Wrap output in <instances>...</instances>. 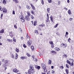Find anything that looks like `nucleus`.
I'll return each instance as SVG.
<instances>
[{
	"label": "nucleus",
	"instance_id": "nucleus-1",
	"mask_svg": "<svg viewBox=\"0 0 74 74\" xmlns=\"http://www.w3.org/2000/svg\"><path fill=\"white\" fill-rule=\"evenodd\" d=\"M20 19H21V21L22 22H24V17H23V16L20 15L19 16Z\"/></svg>",
	"mask_w": 74,
	"mask_h": 74
},
{
	"label": "nucleus",
	"instance_id": "nucleus-2",
	"mask_svg": "<svg viewBox=\"0 0 74 74\" xmlns=\"http://www.w3.org/2000/svg\"><path fill=\"white\" fill-rule=\"evenodd\" d=\"M4 63L6 65V66H8L9 65V61L8 60H5Z\"/></svg>",
	"mask_w": 74,
	"mask_h": 74
},
{
	"label": "nucleus",
	"instance_id": "nucleus-3",
	"mask_svg": "<svg viewBox=\"0 0 74 74\" xmlns=\"http://www.w3.org/2000/svg\"><path fill=\"white\" fill-rule=\"evenodd\" d=\"M24 22H25V19L27 21H29L30 19V18H29V17L28 16H25V18H24Z\"/></svg>",
	"mask_w": 74,
	"mask_h": 74
},
{
	"label": "nucleus",
	"instance_id": "nucleus-4",
	"mask_svg": "<svg viewBox=\"0 0 74 74\" xmlns=\"http://www.w3.org/2000/svg\"><path fill=\"white\" fill-rule=\"evenodd\" d=\"M49 44H50L51 45V48H53L54 46L53 45V42L52 41H50L49 42Z\"/></svg>",
	"mask_w": 74,
	"mask_h": 74
},
{
	"label": "nucleus",
	"instance_id": "nucleus-5",
	"mask_svg": "<svg viewBox=\"0 0 74 74\" xmlns=\"http://www.w3.org/2000/svg\"><path fill=\"white\" fill-rule=\"evenodd\" d=\"M61 47H63L64 48H65V47H66L67 44H66L62 43L61 45Z\"/></svg>",
	"mask_w": 74,
	"mask_h": 74
},
{
	"label": "nucleus",
	"instance_id": "nucleus-6",
	"mask_svg": "<svg viewBox=\"0 0 74 74\" xmlns=\"http://www.w3.org/2000/svg\"><path fill=\"white\" fill-rule=\"evenodd\" d=\"M32 44V42L31 41H29L27 42V44L28 46H31Z\"/></svg>",
	"mask_w": 74,
	"mask_h": 74
},
{
	"label": "nucleus",
	"instance_id": "nucleus-7",
	"mask_svg": "<svg viewBox=\"0 0 74 74\" xmlns=\"http://www.w3.org/2000/svg\"><path fill=\"white\" fill-rule=\"evenodd\" d=\"M13 71L14 73H16L18 72L19 71L18 69H15L13 70Z\"/></svg>",
	"mask_w": 74,
	"mask_h": 74
},
{
	"label": "nucleus",
	"instance_id": "nucleus-8",
	"mask_svg": "<svg viewBox=\"0 0 74 74\" xmlns=\"http://www.w3.org/2000/svg\"><path fill=\"white\" fill-rule=\"evenodd\" d=\"M27 57H25L24 56H23L20 58L22 60H24V59H27Z\"/></svg>",
	"mask_w": 74,
	"mask_h": 74
},
{
	"label": "nucleus",
	"instance_id": "nucleus-9",
	"mask_svg": "<svg viewBox=\"0 0 74 74\" xmlns=\"http://www.w3.org/2000/svg\"><path fill=\"white\" fill-rule=\"evenodd\" d=\"M42 69H45V68H46V65H45L43 63L42 64Z\"/></svg>",
	"mask_w": 74,
	"mask_h": 74
},
{
	"label": "nucleus",
	"instance_id": "nucleus-10",
	"mask_svg": "<svg viewBox=\"0 0 74 74\" xmlns=\"http://www.w3.org/2000/svg\"><path fill=\"white\" fill-rule=\"evenodd\" d=\"M3 12H7V9H5V8H3Z\"/></svg>",
	"mask_w": 74,
	"mask_h": 74
},
{
	"label": "nucleus",
	"instance_id": "nucleus-11",
	"mask_svg": "<svg viewBox=\"0 0 74 74\" xmlns=\"http://www.w3.org/2000/svg\"><path fill=\"white\" fill-rule=\"evenodd\" d=\"M30 5H31L33 10H36V8H35V7L34 6H33V4L30 3Z\"/></svg>",
	"mask_w": 74,
	"mask_h": 74
},
{
	"label": "nucleus",
	"instance_id": "nucleus-12",
	"mask_svg": "<svg viewBox=\"0 0 74 74\" xmlns=\"http://www.w3.org/2000/svg\"><path fill=\"white\" fill-rule=\"evenodd\" d=\"M44 26H45V25L43 24H42L41 25H39V27H44Z\"/></svg>",
	"mask_w": 74,
	"mask_h": 74
},
{
	"label": "nucleus",
	"instance_id": "nucleus-13",
	"mask_svg": "<svg viewBox=\"0 0 74 74\" xmlns=\"http://www.w3.org/2000/svg\"><path fill=\"white\" fill-rule=\"evenodd\" d=\"M51 53H55V54H56V52L55 51H51Z\"/></svg>",
	"mask_w": 74,
	"mask_h": 74
},
{
	"label": "nucleus",
	"instance_id": "nucleus-14",
	"mask_svg": "<svg viewBox=\"0 0 74 74\" xmlns=\"http://www.w3.org/2000/svg\"><path fill=\"white\" fill-rule=\"evenodd\" d=\"M7 40L8 42H12V39H7Z\"/></svg>",
	"mask_w": 74,
	"mask_h": 74
},
{
	"label": "nucleus",
	"instance_id": "nucleus-15",
	"mask_svg": "<svg viewBox=\"0 0 74 74\" xmlns=\"http://www.w3.org/2000/svg\"><path fill=\"white\" fill-rule=\"evenodd\" d=\"M13 1L15 2V3H18L19 1L18 0H13Z\"/></svg>",
	"mask_w": 74,
	"mask_h": 74
},
{
	"label": "nucleus",
	"instance_id": "nucleus-16",
	"mask_svg": "<svg viewBox=\"0 0 74 74\" xmlns=\"http://www.w3.org/2000/svg\"><path fill=\"white\" fill-rule=\"evenodd\" d=\"M31 71V73H32V74H33L34 73V69H32L31 70H30Z\"/></svg>",
	"mask_w": 74,
	"mask_h": 74
},
{
	"label": "nucleus",
	"instance_id": "nucleus-17",
	"mask_svg": "<svg viewBox=\"0 0 74 74\" xmlns=\"http://www.w3.org/2000/svg\"><path fill=\"white\" fill-rule=\"evenodd\" d=\"M63 58H67V55L66 54H64L63 56Z\"/></svg>",
	"mask_w": 74,
	"mask_h": 74
},
{
	"label": "nucleus",
	"instance_id": "nucleus-18",
	"mask_svg": "<svg viewBox=\"0 0 74 74\" xmlns=\"http://www.w3.org/2000/svg\"><path fill=\"white\" fill-rule=\"evenodd\" d=\"M11 58H13V59L15 58V56L14 55V54H12L11 56Z\"/></svg>",
	"mask_w": 74,
	"mask_h": 74
},
{
	"label": "nucleus",
	"instance_id": "nucleus-19",
	"mask_svg": "<svg viewBox=\"0 0 74 74\" xmlns=\"http://www.w3.org/2000/svg\"><path fill=\"white\" fill-rule=\"evenodd\" d=\"M3 66L4 67H5V70H6V69H7V67H5V66H7V65H6V64H4Z\"/></svg>",
	"mask_w": 74,
	"mask_h": 74
},
{
	"label": "nucleus",
	"instance_id": "nucleus-20",
	"mask_svg": "<svg viewBox=\"0 0 74 74\" xmlns=\"http://www.w3.org/2000/svg\"><path fill=\"white\" fill-rule=\"evenodd\" d=\"M55 49L56 51H60V49L58 47H56Z\"/></svg>",
	"mask_w": 74,
	"mask_h": 74
},
{
	"label": "nucleus",
	"instance_id": "nucleus-21",
	"mask_svg": "<svg viewBox=\"0 0 74 74\" xmlns=\"http://www.w3.org/2000/svg\"><path fill=\"white\" fill-rule=\"evenodd\" d=\"M4 30L2 29L1 31H0V33H4Z\"/></svg>",
	"mask_w": 74,
	"mask_h": 74
},
{
	"label": "nucleus",
	"instance_id": "nucleus-22",
	"mask_svg": "<svg viewBox=\"0 0 74 74\" xmlns=\"http://www.w3.org/2000/svg\"><path fill=\"white\" fill-rule=\"evenodd\" d=\"M46 19H47L46 20V22H50V20H49V18H46Z\"/></svg>",
	"mask_w": 74,
	"mask_h": 74
},
{
	"label": "nucleus",
	"instance_id": "nucleus-23",
	"mask_svg": "<svg viewBox=\"0 0 74 74\" xmlns=\"http://www.w3.org/2000/svg\"><path fill=\"white\" fill-rule=\"evenodd\" d=\"M7 2H6V0H3V4H6V3Z\"/></svg>",
	"mask_w": 74,
	"mask_h": 74
},
{
	"label": "nucleus",
	"instance_id": "nucleus-24",
	"mask_svg": "<svg viewBox=\"0 0 74 74\" xmlns=\"http://www.w3.org/2000/svg\"><path fill=\"white\" fill-rule=\"evenodd\" d=\"M44 69V71L45 72V73H46V72H47V71L48 70L46 69V68H45V69Z\"/></svg>",
	"mask_w": 74,
	"mask_h": 74
},
{
	"label": "nucleus",
	"instance_id": "nucleus-25",
	"mask_svg": "<svg viewBox=\"0 0 74 74\" xmlns=\"http://www.w3.org/2000/svg\"><path fill=\"white\" fill-rule=\"evenodd\" d=\"M16 56L15 57V59H17V58H18V54H17V53H16Z\"/></svg>",
	"mask_w": 74,
	"mask_h": 74
},
{
	"label": "nucleus",
	"instance_id": "nucleus-26",
	"mask_svg": "<svg viewBox=\"0 0 74 74\" xmlns=\"http://www.w3.org/2000/svg\"><path fill=\"white\" fill-rule=\"evenodd\" d=\"M35 33L36 34H38V30H36L35 31Z\"/></svg>",
	"mask_w": 74,
	"mask_h": 74
},
{
	"label": "nucleus",
	"instance_id": "nucleus-27",
	"mask_svg": "<svg viewBox=\"0 0 74 74\" xmlns=\"http://www.w3.org/2000/svg\"><path fill=\"white\" fill-rule=\"evenodd\" d=\"M66 62L67 63L69 64H71V63H70V62L69 60H67Z\"/></svg>",
	"mask_w": 74,
	"mask_h": 74
},
{
	"label": "nucleus",
	"instance_id": "nucleus-28",
	"mask_svg": "<svg viewBox=\"0 0 74 74\" xmlns=\"http://www.w3.org/2000/svg\"><path fill=\"white\" fill-rule=\"evenodd\" d=\"M47 11L48 13H49V11H50V9L49 8H48L47 9Z\"/></svg>",
	"mask_w": 74,
	"mask_h": 74
},
{
	"label": "nucleus",
	"instance_id": "nucleus-29",
	"mask_svg": "<svg viewBox=\"0 0 74 74\" xmlns=\"http://www.w3.org/2000/svg\"><path fill=\"white\" fill-rule=\"evenodd\" d=\"M27 14H28L27 16H30V13H29V12H27Z\"/></svg>",
	"mask_w": 74,
	"mask_h": 74
},
{
	"label": "nucleus",
	"instance_id": "nucleus-30",
	"mask_svg": "<svg viewBox=\"0 0 74 74\" xmlns=\"http://www.w3.org/2000/svg\"><path fill=\"white\" fill-rule=\"evenodd\" d=\"M27 9H28V10H30V7H29V6L27 5Z\"/></svg>",
	"mask_w": 74,
	"mask_h": 74
},
{
	"label": "nucleus",
	"instance_id": "nucleus-31",
	"mask_svg": "<svg viewBox=\"0 0 74 74\" xmlns=\"http://www.w3.org/2000/svg\"><path fill=\"white\" fill-rule=\"evenodd\" d=\"M66 72V74H68L69 73V70L67 69H66L65 70Z\"/></svg>",
	"mask_w": 74,
	"mask_h": 74
},
{
	"label": "nucleus",
	"instance_id": "nucleus-32",
	"mask_svg": "<svg viewBox=\"0 0 74 74\" xmlns=\"http://www.w3.org/2000/svg\"><path fill=\"white\" fill-rule=\"evenodd\" d=\"M52 63L51 60H49V61L48 63L49 64H51Z\"/></svg>",
	"mask_w": 74,
	"mask_h": 74
},
{
	"label": "nucleus",
	"instance_id": "nucleus-33",
	"mask_svg": "<svg viewBox=\"0 0 74 74\" xmlns=\"http://www.w3.org/2000/svg\"><path fill=\"white\" fill-rule=\"evenodd\" d=\"M31 13L33 15H35V13H34V11L33 10L32 11Z\"/></svg>",
	"mask_w": 74,
	"mask_h": 74
},
{
	"label": "nucleus",
	"instance_id": "nucleus-34",
	"mask_svg": "<svg viewBox=\"0 0 74 74\" xmlns=\"http://www.w3.org/2000/svg\"><path fill=\"white\" fill-rule=\"evenodd\" d=\"M28 74H30L31 73V71H30V70L29 69L28 71Z\"/></svg>",
	"mask_w": 74,
	"mask_h": 74
},
{
	"label": "nucleus",
	"instance_id": "nucleus-35",
	"mask_svg": "<svg viewBox=\"0 0 74 74\" xmlns=\"http://www.w3.org/2000/svg\"><path fill=\"white\" fill-rule=\"evenodd\" d=\"M66 66L67 69H69V65H68V64H66Z\"/></svg>",
	"mask_w": 74,
	"mask_h": 74
},
{
	"label": "nucleus",
	"instance_id": "nucleus-36",
	"mask_svg": "<svg viewBox=\"0 0 74 74\" xmlns=\"http://www.w3.org/2000/svg\"><path fill=\"white\" fill-rule=\"evenodd\" d=\"M12 32L11 31V32H9V36L11 35H12L13 34V33H12Z\"/></svg>",
	"mask_w": 74,
	"mask_h": 74
},
{
	"label": "nucleus",
	"instance_id": "nucleus-37",
	"mask_svg": "<svg viewBox=\"0 0 74 74\" xmlns=\"http://www.w3.org/2000/svg\"><path fill=\"white\" fill-rule=\"evenodd\" d=\"M16 52H19V49H18L16 48Z\"/></svg>",
	"mask_w": 74,
	"mask_h": 74
},
{
	"label": "nucleus",
	"instance_id": "nucleus-38",
	"mask_svg": "<svg viewBox=\"0 0 74 74\" xmlns=\"http://www.w3.org/2000/svg\"><path fill=\"white\" fill-rule=\"evenodd\" d=\"M30 68H34V66L33 65H31L30 66Z\"/></svg>",
	"mask_w": 74,
	"mask_h": 74
},
{
	"label": "nucleus",
	"instance_id": "nucleus-39",
	"mask_svg": "<svg viewBox=\"0 0 74 74\" xmlns=\"http://www.w3.org/2000/svg\"><path fill=\"white\" fill-rule=\"evenodd\" d=\"M58 25L59 24L57 23L56 24V25L54 26V27H55V28H56V27H58Z\"/></svg>",
	"mask_w": 74,
	"mask_h": 74
},
{
	"label": "nucleus",
	"instance_id": "nucleus-40",
	"mask_svg": "<svg viewBox=\"0 0 74 74\" xmlns=\"http://www.w3.org/2000/svg\"><path fill=\"white\" fill-rule=\"evenodd\" d=\"M27 56L28 57H30V56H31L30 54L29 53H27Z\"/></svg>",
	"mask_w": 74,
	"mask_h": 74
},
{
	"label": "nucleus",
	"instance_id": "nucleus-41",
	"mask_svg": "<svg viewBox=\"0 0 74 74\" xmlns=\"http://www.w3.org/2000/svg\"><path fill=\"white\" fill-rule=\"evenodd\" d=\"M30 17H31V18L32 19H33L34 18V16H33L32 15Z\"/></svg>",
	"mask_w": 74,
	"mask_h": 74
},
{
	"label": "nucleus",
	"instance_id": "nucleus-42",
	"mask_svg": "<svg viewBox=\"0 0 74 74\" xmlns=\"http://www.w3.org/2000/svg\"><path fill=\"white\" fill-rule=\"evenodd\" d=\"M36 25H37V21H35L34 22V26H36Z\"/></svg>",
	"mask_w": 74,
	"mask_h": 74
},
{
	"label": "nucleus",
	"instance_id": "nucleus-43",
	"mask_svg": "<svg viewBox=\"0 0 74 74\" xmlns=\"http://www.w3.org/2000/svg\"><path fill=\"white\" fill-rule=\"evenodd\" d=\"M68 14H71V11H70V10H69L68 11Z\"/></svg>",
	"mask_w": 74,
	"mask_h": 74
},
{
	"label": "nucleus",
	"instance_id": "nucleus-44",
	"mask_svg": "<svg viewBox=\"0 0 74 74\" xmlns=\"http://www.w3.org/2000/svg\"><path fill=\"white\" fill-rule=\"evenodd\" d=\"M31 48L32 50H33V49H34V47H33V45L31 46Z\"/></svg>",
	"mask_w": 74,
	"mask_h": 74
},
{
	"label": "nucleus",
	"instance_id": "nucleus-45",
	"mask_svg": "<svg viewBox=\"0 0 74 74\" xmlns=\"http://www.w3.org/2000/svg\"><path fill=\"white\" fill-rule=\"evenodd\" d=\"M48 1L49 3H52V0H48Z\"/></svg>",
	"mask_w": 74,
	"mask_h": 74
},
{
	"label": "nucleus",
	"instance_id": "nucleus-46",
	"mask_svg": "<svg viewBox=\"0 0 74 74\" xmlns=\"http://www.w3.org/2000/svg\"><path fill=\"white\" fill-rule=\"evenodd\" d=\"M13 41L14 42H16V39H15L14 37Z\"/></svg>",
	"mask_w": 74,
	"mask_h": 74
},
{
	"label": "nucleus",
	"instance_id": "nucleus-47",
	"mask_svg": "<svg viewBox=\"0 0 74 74\" xmlns=\"http://www.w3.org/2000/svg\"><path fill=\"white\" fill-rule=\"evenodd\" d=\"M12 14L13 15H15V11L14 10H13L12 11Z\"/></svg>",
	"mask_w": 74,
	"mask_h": 74
},
{
	"label": "nucleus",
	"instance_id": "nucleus-48",
	"mask_svg": "<svg viewBox=\"0 0 74 74\" xmlns=\"http://www.w3.org/2000/svg\"><path fill=\"white\" fill-rule=\"evenodd\" d=\"M64 68V67H63V66H61L60 67V69H63Z\"/></svg>",
	"mask_w": 74,
	"mask_h": 74
},
{
	"label": "nucleus",
	"instance_id": "nucleus-49",
	"mask_svg": "<svg viewBox=\"0 0 74 74\" xmlns=\"http://www.w3.org/2000/svg\"><path fill=\"white\" fill-rule=\"evenodd\" d=\"M71 65V66H74V63H73V62H72L71 63V64H70Z\"/></svg>",
	"mask_w": 74,
	"mask_h": 74
},
{
	"label": "nucleus",
	"instance_id": "nucleus-50",
	"mask_svg": "<svg viewBox=\"0 0 74 74\" xmlns=\"http://www.w3.org/2000/svg\"><path fill=\"white\" fill-rule=\"evenodd\" d=\"M41 3L43 5L44 4V1L43 0H42V1H41Z\"/></svg>",
	"mask_w": 74,
	"mask_h": 74
},
{
	"label": "nucleus",
	"instance_id": "nucleus-51",
	"mask_svg": "<svg viewBox=\"0 0 74 74\" xmlns=\"http://www.w3.org/2000/svg\"><path fill=\"white\" fill-rule=\"evenodd\" d=\"M23 47H24V48H26V45H25V44H23Z\"/></svg>",
	"mask_w": 74,
	"mask_h": 74
},
{
	"label": "nucleus",
	"instance_id": "nucleus-52",
	"mask_svg": "<svg viewBox=\"0 0 74 74\" xmlns=\"http://www.w3.org/2000/svg\"><path fill=\"white\" fill-rule=\"evenodd\" d=\"M14 27L15 28H16V29H17V27L16 25H14Z\"/></svg>",
	"mask_w": 74,
	"mask_h": 74
},
{
	"label": "nucleus",
	"instance_id": "nucleus-53",
	"mask_svg": "<svg viewBox=\"0 0 74 74\" xmlns=\"http://www.w3.org/2000/svg\"><path fill=\"white\" fill-rule=\"evenodd\" d=\"M0 10L1 11H3V8H1V7L0 6Z\"/></svg>",
	"mask_w": 74,
	"mask_h": 74
},
{
	"label": "nucleus",
	"instance_id": "nucleus-54",
	"mask_svg": "<svg viewBox=\"0 0 74 74\" xmlns=\"http://www.w3.org/2000/svg\"><path fill=\"white\" fill-rule=\"evenodd\" d=\"M8 3H9L10 1V0H5Z\"/></svg>",
	"mask_w": 74,
	"mask_h": 74
},
{
	"label": "nucleus",
	"instance_id": "nucleus-55",
	"mask_svg": "<svg viewBox=\"0 0 74 74\" xmlns=\"http://www.w3.org/2000/svg\"><path fill=\"white\" fill-rule=\"evenodd\" d=\"M10 37L12 38V37H14V35H10Z\"/></svg>",
	"mask_w": 74,
	"mask_h": 74
},
{
	"label": "nucleus",
	"instance_id": "nucleus-56",
	"mask_svg": "<svg viewBox=\"0 0 74 74\" xmlns=\"http://www.w3.org/2000/svg\"><path fill=\"white\" fill-rule=\"evenodd\" d=\"M29 69L30 70H34V68H30Z\"/></svg>",
	"mask_w": 74,
	"mask_h": 74
},
{
	"label": "nucleus",
	"instance_id": "nucleus-57",
	"mask_svg": "<svg viewBox=\"0 0 74 74\" xmlns=\"http://www.w3.org/2000/svg\"><path fill=\"white\" fill-rule=\"evenodd\" d=\"M70 40H71V39L69 38L68 40V41H69V42H70Z\"/></svg>",
	"mask_w": 74,
	"mask_h": 74
},
{
	"label": "nucleus",
	"instance_id": "nucleus-58",
	"mask_svg": "<svg viewBox=\"0 0 74 74\" xmlns=\"http://www.w3.org/2000/svg\"><path fill=\"white\" fill-rule=\"evenodd\" d=\"M47 18H49V16L48 15V13L47 14Z\"/></svg>",
	"mask_w": 74,
	"mask_h": 74
},
{
	"label": "nucleus",
	"instance_id": "nucleus-59",
	"mask_svg": "<svg viewBox=\"0 0 74 74\" xmlns=\"http://www.w3.org/2000/svg\"><path fill=\"white\" fill-rule=\"evenodd\" d=\"M50 71H48L47 72V74H50Z\"/></svg>",
	"mask_w": 74,
	"mask_h": 74
},
{
	"label": "nucleus",
	"instance_id": "nucleus-60",
	"mask_svg": "<svg viewBox=\"0 0 74 74\" xmlns=\"http://www.w3.org/2000/svg\"><path fill=\"white\" fill-rule=\"evenodd\" d=\"M56 34H57V35H58V36H60V34H59V33H56Z\"/></svg>",
	"mask_w": 74,
	"mask_h": 74
},
{
	"label": "nucleus",
	"instance_id": "nucleus-61",
	"mask_svg": "<svg viewBox=\"0 0 74 74\" xmlns=\"http://www.w3.org/2000/svg\"><path fill=\"white\" fill-rule=\"evenodd\" d=\"M58 5H60V1H59L58 2Z\"/></svg>",
	"mask_w": 74,
	"mask_h": 74
},
{
	"label": "nucleus",
	"instance_id": "nucleus-62",
	"mask_svg": "<svg viewBox=\"0 0 74 74\" xmlns=\"http://www.w3.org/2000/svg\"><path fill=\"white\" fill-rule=\"evenodd\" d=\"M40 69V66H38L37 67V69Z\"/></svg>",
	"mask_w": 74,
	"mask_h": 74
},
{
	"label": "nucleus",
	"instance_id": "nucleus-63",
	"mask_svg": "<svg viewBox=\"0 0 74 74\" xmlns=\"http://www.w3.org/2000/svg\"><path fill=\"white\" fill-rule=\"evenodd\" d=\"M52 73H53V74H54V73H55V71H53V70L52 71Z\"/></svg>",
	"mask_w": 74,
	"mask_h": 74
},
{
	"label": "nucleus",
	"instance_id": "nucleus-64",
	"mask_svg": "<svg viewBox=\"0 0 74 74\" xmlns=\"http://www.w3.org/2000/svg\"><path fill=\"white\" fill-rule=\"evenodd\" d=\"M32 58H33V59H34V56H32Z\"/></svg>",
	"mask_w": 74,
	"mask_h": 74
}]
</instances>
